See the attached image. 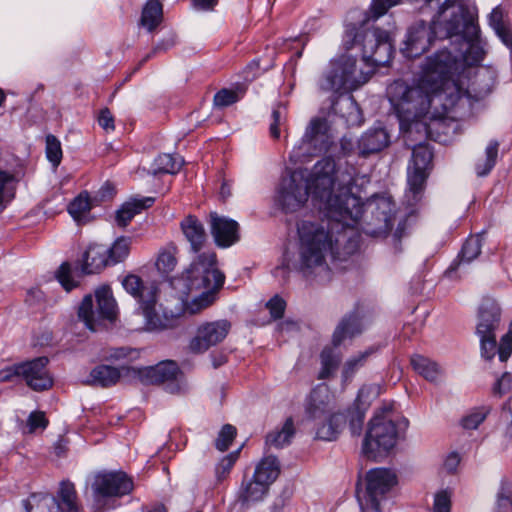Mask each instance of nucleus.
Masks as SVG:
<instances>
[{
  "label": "nucleus",
  "mask_w": 512,
  "mask_h": 512,
  "mask_svg": "<svg viewBox=\"0 0 512 512\" xmlns=\"http://www.w3.org/2000/svg\"><path fill=\"white\" fill-rule=\"evenodd\" d=\"M180 369L176 362L167 360L146 367L141 372V378L148 384H164L165 390L171 394H177L181 391V385L178 380Z\"/></svg>",
  "instance_id": "13"
},
{
  "label": "nucleus",
  "mask_w": 512,
  "mask_h": 512,
  "mask_svg": "<svg viewBox=\"0 0 512 512\" xmlns=\"http://www.w3.org/2000/svg\"><path fill=\"white\" fill-rule=\"evenodd\" d=\"M435 33L440 37H458L460 48L456 54L441 50L430 57L417 85L406 87L402 99L411 102L419 98L421 112L433 109V115L441 117L452 111L465 97L479 101L489 95L494 87L496 74L493 70L479 68L470 89H463L452 78L466 66L480 62L484 55L479 42L477 15L468 6L462 3L453 5L449 11V19L444 24H437Z\"/></svg>",
  "instance_id": "2"
},
{
  "label": "nucleus",
  "mask_w": 512,
  "mask_h": 512,
  "mask_svg": "<svg viewBox=\"0 0 512 512\" xmlns=\"http://www.w3.org/2000/svg\"><path fill=\"white\" fill-rule=\"evenodd\" d=\"M399 477L395 470L386 469V495L391 493L392 497L398 495ZM388 496H386V499Z\"/></svg>",
  "instance_id": "55"
},
{
  "label": "nucleus",
  "mask_w": 512,
  "mask_h": 512,
  "mask_svg": "<svg viewBox=\"0 0 512 512\" xmlns=\"http://www.w3.org/2000/svg\"><path fill=\"white\" fill-rule=\"evenodd\" d=\"M176 43V39H175V36L171 35L165 39H163L162 41H160L153 49L150 53H148L139 63V65H142L144 64L145 62H147L154 54L158 53V52H165L167 50H169L170 48H172Z\"/></svg>",
  "instance_id": "52"
},
{
  "label": "nucleus",
  "mask_w": 512,
  "mask_h": 512,
  "mask_svg": "<svg viewBox=\"0 0 512 512\" xmlns=\"http://www.w3.org/2000/svg\"><path fill=\"white\" fill-rule=\"evenodd\" d=\"M460 460V455L457 452H451L444 461V468L449 473H454L460 464Z\"/></svg>",
  "instance_id": "61"
},
{
  "label": "nucleus",
  "mask_w": 512,
  "mask_h": 512,
  "mask_svg": "<svg viewBox=\"0 0 512 512\" xmlns=\"http://www.w3.org/2000/svg\"><path fill=\"white\" fill-rule=\"evenodd\" d=\"M236 461V454H230L226 457H224L220 463V467L222 468L223 470V474H226L230 471V469L232 468V466L234 465Z\"/></svg>",
  "instance_id": "63"
},
{
  "label": "nucleus",
  "mask_w": 512,
  "mask_h": 512,
  "mask_svg": "<svg viewBox=\"0 0 512 512\" xmlns=\"http://www.w3.org/2000/svg\"><path fill=\"white\" fill-rule=\"evenodd\" d=\"M353 182L349 173L336 171L335 161L331 158L318 161L309 180L296 171L282 179L278 202L285 212H295L303 207L311 191L313 198L320 201V209L330 219L327 225L311 221L298 224L297 267L304 277L329 279L327 253L339 254L343 250L350 254L357 249L354 225L362 215V204L352 193Z\"/></svg>",
  "instance_id": "1"
},
{
  "label": "nucleus",
  "mask_w": 512,
  "mask_h": 512,
  "mask_svg": "<svg viewBox=\"0 0 512 512\" xmlns=\"http://www.w3.org/2000/svg\"><path fill=\"white\" fill-rule=\"evenodd\" d=\"M280 473L279 463L276 457H264L256 466L253 477L263 482L268 487L277 479Z\"/></svg>",
  "instance_id": "28"
},
{
  "label": "nucleus",
  "mask_w": 512,
  "mask_h": 512,
  "mask_svg": "<svg viewBox=\"0 0 512 512\" xmlns=\"http://www.w3.org/2000/svg\"><path fill=\"white\" fill-rule=\"evenodd\" d=\"M333 109L341 114L348 125L359 126L362 124L361 110L353 96H347L341 101L334 102Z\"/></svg>",
  "instance_id": "26"
},
{
  "label": "nucleus",
  "mask_w": 512,
  "mask_h": 512,
  "mask_svg": "<svg viewBox=\"0 0 512 512\" xmlns=\"http://www.w3.org/2000/svg\"><path fill=\"white\" fill-rule=\"evenodd\" d=\"M384 143V129L378 128L365 133L358 142L359 154L368 156L382 150Z\"/></svg>",
  "instance_id": "32"
},
{
  "label": "nucleus",
  "mask_w": 512,
  "mask_h": 512,
  "mask_svg": "<svg viewBox=\"0 0 512 512\" xmlns=\"http://www.w3.org/2000/svg\"><path fill=\"white\" fill-rule=\"evenodd\" d=\"M411 365L419 375L431 382L437 381L442 374V370L436 362L419 354L411 357Z\"/></svg>",
  "instance_id": "31"
},
{
  "label": "nucleus",
  "mask_w": 512,
  "mask_h": 512,
  "mask_svg": "<svg viewBox=\"0 0 512 512\" xmlns=\"http://www.w3.org/2000/svg\"><path fill=\"white\" fill-rule=\"evenodd\" d=\"M57 510L60 512H78L79 504L73 483L63 481L58 492Z\"/></svg>",
  "instance_id": "34"
},
{
  "label": "nucleus",
  "mask_w": 512,
  "mask_h": 512,
  "mask_svg": "<svg viewBox=\"0 0 512 512\" xmlns=\"http://www.w3.org/2000/svg\"><path fill=\"white\" fill-rule=\"evenodd\" d=\"M91 209L89 196L87 193H81L77 196L68 207V211L71 216L76 220L80 221Z\"/></svg>",
  "instance_id": "43"
},
{
  "label": "nucleus",
  "mask_w": 512,
  "mask_h": 512,
  "mask_svg": "<svg viewBox=\"0 0 512 512\" xmlns=\"http://www.w3.org/2000/svg\"><path fill=\"white\" fill-rule=\"evenodd\" d=\"M13 376H21V374L16 371V365L0 371V381H9Z\"/></svg>",
  "instance_id": "64"
},
{
  "label": "nucleus",
  "mask_w": 512,
  "mask_h": 512,
  "mask_svg": "<svg viewBox=\"0 0 512 512\" xmlns=\"http://www.w3.org/2000/svg\"><path fill=\"white\" fill-rule=\"evenodd\" d=\"M512 387V376L509 373H504L494 384L493 392L499 396L507 393Z\"/></svg>",
  "instance_id": "58"
},
{
  "label": "nucleus",
  "mask_w": 512,
  "mask_h": 512,
  "mask_svg": "<svg viewBox=\"0 0 512 512\" xmlns=\"http://www.w3.org/2000/svg\"><path fill=\"white\" fill-rule=\"evenodd\" d=\"M46 155L54 167H57L62 160L60 141L51 134L46 137Z\"/></svg>",
  "instance_id": "45"
},
{
  "label": "nucleus",
  "mask_w": 512,
  "mask_h": 512,
  "mask_svg": "<svg viewBox=\"0 0 512 512\" xmlns=\"http://www.w3.org/2000/svg\"><path fill=\"white\" fill-rule=\"evenodd\" d=\"M432 156V151L427 145L419 144L414 147L413 170L408 173V188L403 206L386 217V246L394 255L402 252V241L410 233L416 217V206L423 197Z\"/></svg>",
  "instance_id": "4"
},
{
  "label": "nucleus",
  "mask_w": 512,
  "mask_h": 512,
  "mask_svg": "<svg viewBox=\"0 0 512 512\" xmlns=\"http://www.w3.org/2000/svg\"><path fill=\"white\" fill-rule=\"evenodd\" d=\"M362 74L356 72V59L343 55L331 61L330 69L320 83L324 91L342 93L357 89L366 82Z\"/></svg>",
  "instance_id": "8"
},
{
  "label": "nucleus",
  "mask_w": 512,
  "mask_h": 512,
  "mask_svg": "<svg viewBox=\"0 0 512 512\" xmlns=\"http://www.w3.org/2000/svg\"><path fill=\"white\" fill-rule=\"evenodd\" d=\"M158 297L147 301L139 309L145 319V328L148 331H162L172 329L177 325L178 318L173 313H167L157 309Z\"/></svg>",
  "instance_id": "17"
},
{
  "label": "nucleus",
  "mask_w": 512,
  "mask_h": 512,
  "mask_svg": "<svg viewBox=\"0 0 512 512\" xmlns=\"http://www.w3.org/2000/svg\"><path fill=\"white\" fill-rule=\"evenodd\" d=\"M322 368L319 372L320 379L329 378L338 368L340 357L335 355L330 348H325L320 355Z\"/></svg>",
  "instance_id": "41"
},
{
  "label": "nucleus",
  "mask_w": 512,
  "mask_h": 512,
  "mask_svg": "<svg viewBox=\"0 0 512 512\" xmlns=\"http://www.w3.org/2000/svg\"><path fill=\"white\" fill-rule=\"evenodd\" d=\"M446 8L444 5L441 7L440 16H443V20L437 19L433 21L431 26H427L423 21L416 23L411 26L407 38L404 42L405 47L402 48V53L407 58H416L422 55L428 50L431 45L432 38L446 39L447 37H440L435 33V26L437 24H444L449 19V14L446 15Z\"/></svg>",
  "instance_id": "9"
},
{
  "label": "nucleus",
  "mask_w": 512,
  "mask_h": 512,
  "mask_svg": "<svg viewBox=\"0 0 512 512\" xmlns=\"http://www.w3.org/2000/svg\"><path fill=\"white\" fill-rule=\"evenodd\" d=\"M384 451V408H379L369 421L362 453L372 461H379Z\"/></svg>",
  "instance_id": "15"
},
{
  "label": "nucleus",
  "mask_w": 512,
  "mask_h": 512,
  "mask_svg": "<svg viewBox=\"0 0 512 512\" xmlns=\"http://www.w3.org/2000/svg\"><path fill=\"white\" fill-rule=\"evenodd\" d=\"M499 150V142L497 140H491L485 149V159L480 160L476 166V174L480 177L486 176L494 168Z\"/></svg>",
  "instance_id": "37"
},
{
  "label": "nucleus",
  "mask_w": 512,
  "mask_h": 512,
  "mask_svg": "<svg viewBox=\"0 0 512 512\" xmlns=\"http://www.w3.org/2000/svg\"><path fill=\"white\" fill-rule=\"evenodd\" d=\"M269 487L254 477L246 484H242L239 493V502L242 506L248 507L251 503L261 501L267 494Z\"/></svg>",
  "instance_id": "27"
},
{
  "label": "nucleus",
  "mask_w": 512,
  "mask_h": 512,
  "mask_svg": "<svg viewBox=\"0 0 512 512\" xmlns=\"http://www.w3.org/2000/svg\"><path fill=\"white\" fill-rule=\"evenodd\" d=\"M48 362L47 357H38L16 365V371L21 374L31 389L35 391L47 390L53 385V378L47 370Z\"/></svg>",
  "instance_id": "14"
},
{
  "label": "nucleus",
  "mask_w": 512,
  "mask_h": 512,
  "mask_svg": "<svg viewBox=\"0 0 512 512\" xmlns=\"http://www.w3.org/2000/svg\"><path fill=\"white\" fill-rule=\"evenodd\" d=\"M294 434L293 420L288 418L281 429H276L267 434L265 443L268 447L280 449L290 444Z\"/></svg>",
  "instance_id": "33"
},
{
  "label": "nucleus",
  "mask_w": 512,
  "mask_h": 512,
  "mask_svg": "<svg viewBox=\"0 0 512 512\" xmlns=\"http://www.w3.org/2000/svg\"><path fill=\"white\" fill-rule=\"evenodd\" d=\"M123 370H125L124 367L116 368L110 365H98L90 371L88 378L83 383L90 386L107 388L119 381Z\"/></svg>",
  "instance_id": "21"
},
{
  "label": "nucleus",
  "mask_w": 512,
  "mask_h": 512,
  "mask_svg": "<svg viewBox=\"0 0 512 512\" xmlns=\"http://www.w3.org/2000/svg\"><path fill=\"white\" fill-rule=\"evenodd\" d=\"M239 100V95L236 91L230 89H221L213 98V104L216 108L228 107Z\"/></svg>",
  "instance_id": "47"
},
{
  "label": "nucleus",
  "mask_w": 512,
  "mask_h": 512,
  "mask_svg": "<svg viewBox=\"0 0 512 512\" xmlns=\"http://www.w3.org/2000/svg\"><path fill=\"white\" fill-rule=\"evenodd\" d=\"M210 227L215 243L219 247H230L239 240V225L232 219L211 212Z\"/></svg>",
  "instance_id": "16"
},
{
  "label": "nucleus",
  "mask_w": 512,
  "mask_h": 512,
  "mask_svg": "<svg viewBox=\"0 0 512 512\" xmlns=\"http://www.w3.org/2000/svg\"><path fill=\"white\" fill-rule=\"evenodd\" d=\"M323 417L325 421L316 429V438L325 441L336 440L345 423L344 416L334 413Z\"/></svg>",
  "instance_id": "25"
},
{
  "label": "nucleus",
  "mask_w": 512,
  "mask_h": 512,
  "mask_svg": "<svg viewBox=\"0 0 512 512\" xmlns=\"http://www.w3.org/2000/svg\"><path fill=\"white\" fill-rule=\"evenodd\" d=\"M236 428L230 424H226L222 427L219 435L215 441V446L220 451H226L236 436Z\"/></svg>",
  "instance_id": "46"
},
{
  "label": "nucleus",
  "mask_w": 512,
  "mask_h": 512,
  "mask_svg": "<svg viewBox=\"0 0 512 512\" xmlns=\"http://www.w3.org/2000/svg\"><path fill=\"white\" fill-rule=\"evenodd\" d=\"M366 357L367 353H362L358 356L350 358L345 362L342 371V377L344 382L349 381L353 377L355 372L363 365Z\"/></svg>",
  "instance_id": "48"
},
{
  "label": "nucleus",
  "mask_w": 512,
  "mask_h": 512,
  "mask_svg": "<svg viewBox=\"0 0 512 512\" xmlns=\"http://www.w3.org/2000/svg\"><path fill=\"white\" fill-rule=\"evenodd\" d=\"M489 25L499 39L509 48H512V29L506 20L501 6L495 7L489 14Z\"/></svg>",
  "instance_id": "24"
},
{
  "label": "nucleus",
  "mask_w": 512,
  "mask_h": 512,
  "mask_svg": "<svg viewBox=\"0 0 512 512\" xmlns=\"http://www.w3.org/2000/svg\"><path fill=\"white\" fill-rule=\"evenodd\" d=\"M57 279L67 292L77 286V283L71 278V268L67 262L63 263L59 267L57 271Z\"/></svg>",
  "instance_id": "50"
},
{
  "label": "nucleus",
  "mask_w": 512,
  "mask_h": 512,
  "mask_svg": "<svg viewBox=\"0 0 512 512\" xmlns=\"http://www.w3.org/2000/svg\"><path fill=\"white\" fill-rule=\"evenodd\" d=\"M183 161L179 157H174L170 154L159 155L153 163L152 174L157 175L160 173L175 174L182 167Z\"/></svg>",
  "instance_id": "38"
},
{
  "label": "nucleus",
  "mask_w": 512,
  "mask_h": 512,
  "mask_svg": "<svg viewBox=\"0 0 512 512\" xmlns=\"http://www.w3.org/2000/svg\"><path fill=\"white\" fill-rule=\"evenodd\" d=\"M23 505L26 512H57V500L47 493H33Z\"/></svg>",
  "instance_id": "30"
},
{
  "label": "nucleus",
  "mask_w": 512,
  "mask_h": 512,
  "mask_svg": "<svg viewBox=\"0 0 512 512\" xmlns=\"http://www.w3.org/2000/svg\"><path fill=\"white\" fill-rule=\"evenodd\" d=\"M131 243L130 237L121 236L115 240L111 248L107 249L111 264L121 262L129 255Z\"/></svg>",
  "instance_id": "40"
},
{
  "label": "nucleus",
  "mask_w": 512,
  "mask_h": 512,
  "mask_svg": "<svg viewBox=\"0 0 512 512\" xmlns=\"http://www.w3.org/2000/svg\"><path fill=\"white\" fill-rule=\"evenodd\" d=\"M122 286L125 291L131 295L139 304V308L147 301L158 297V287L155 283L145 284L140 276L128 274L122 280Z\"/></svg>",
  "instance_id": "19"
},
{
  "label": "nucleus",
  "mask_w": 512,
  "mask_h": 512,
  "mask_svg": "<svg viewBox=\"0 0 512 512\" xmlns=\"http://www.w3.org/2000/svg\"><path fill=\"white\" fill-rule=\"evenodd\" d=\"M488 410L484 408L477 409L462 419V426L465 429H477L479 425L486 419Z\"/></svg>",
  "instance_id": "49"
},
{
  "label": "nucleus",
  "mask_w": 512,
  "mask_h": 512,
  "mask_svg": "<svg viewBox=\"0 0 512 512\" xmlns=\"http://www.w3.org/2000/svg\"><path fill=\"white\" fill-rule=\"evenodd\" d=\"M362 512H381L384 500V468H373L366 473L365 490H357Z\"/></svg>",
  "instance_id": "12"
},
{
  "label": "nucleus",
  "mask_w": 512,
  "mask_h": 512,
  "mask_svg": "<svg viewBox=\"0 0 512 512\" xmlns=\"http://www.w3.org/2000/svg\"><path fill=\"white\" fill-rule=\"evenodd\" d=\"M331 403V395L326 385L321 384L312 390L306 404V413L312 419L325 416Z\"/></svg>",
  "instance_id": "20"
},
{
  "label": "nucleus",
  "mask_w": 512,
  "mask_h": 512,
  "mask_svg": "<svg viewBox=\"0 0 512 512\" xmlns=\"http://www.w3.org/2000/svg\"><path fill=\"white\" fill-rule=\"evenodd\" d=\"M364 393H365V390L362 389L360 390L359 394H358V397H357V407L355 408V410H353L351 412V419H350V423H351V428L353 429V431L356 430V428H360L362 423H363V420H364V411L360 409L359 407V403L361 402V399L362 397L364 396Z\"/></svg>",
  "instance_id": "56"
},
{
  "label": "nucleus",
  "mask_w": 512,
  "mask_h": 512,
  "mask_svg": "<svg viewBox=\"0 0 512 512\" xmlns=\"http://www.w3.org/2000/svg\"><path fill=\"white\" fill-rule=\"evenodd\" d=\"M451 497L446 490H442L435 495L433 512H450Z\"/></svg>",
  "instance_id": "51"
},
{
  "label": "nucleus",
  "mask_w": 512,
  "mask_h": 512,
  "mask_svg": "<svg viewBox=\"0 0 512 512\" xmlns=\"http://www.w3.org/2000/svg\"><path fill=\"white\" fill-rule=\"evenodd\" d=\"M285 122L286 108L283 105L278 104L272 110L269 124V133L273 139H279L280 127L283 126Z\"/></svg>",
  "instance_id": "44"
},
{
  "label": "nucleus",
  "mask_w": 512,
  "mask_h": 512,
  "mask_svg": "<svg viewBox=\"0 0 512 512\" xmlns=\"http://www.w3.org/2000/svg\"><path fill=\"white\" fill-rule=\"evenodd\" d=\"M162 19V5L157 0H149L142 11L141 24L149 31L155 29Z\"/></svg>",
  "instance_id": "36"
},
{
  "label": "nucleus",
  "mask_w": 512,
  "mask_h": 512,
  "mask_svg": "<svg viewBox=\"0 0 512 512\" xmlns=\"http://www.w3.org/2000/svg\"><path fill=\"white\" fill-rule=\"evenodd\" d=\"M482 242V234H477L475 236L469 237L461 249V252L459 254V262L470 263L471 261L476 259L481 253Z\"/></svg>",
  "instance_id": "39"
},
{
  "label": "nucleus",
  "mask_w": 512,
  "mask_h": 512,
  "mask_svg": "<svg viewBox=\"0 0 512 512\" xmlns=\"http://www.w3.org/2000/svg\"><path fill=\"white\" fill-rule=\"evenodd\" d=\"M498 512H512V495L505 487L501 488L497 497Z\"/></svg>",
  "instance_id": "54"
},
{
  "label": "nucleus",
  "mask_w": 512,
  "mask_h": 512,
  "mask_svg": "<svg viewBox=\"0 0 512 512\" xmlns=\"http://www.w3.org/2000/svg\"><path fill=\"white\" fill-rule=\"evenodd\" d=\"M180 228L190 249L197 256L183 272L184 289L180 298L185 302V309L190 314H197L215 303L218 293L224 285L225 275L217 268V256L213 250H201L205 247L208 236L202 222L194 215H187ZM179 279L171 281L178 289Z\"/></svg>",
  "instance_id": "3"
},
{
  "label": "nucleus",
  "mask_w": 512,
  "mask_h": 512,
  "mask_svg": "<svg viewBox=\"0 0 512 512\" xmlns=\"http://www.w3.org/2000/svg\"><path fill=\"white\" fill-rule=\"evenodd\" d=\"M177 254L178 248L172 243L162 248L159 251L155 264L157 270L163 274L172 272L178 263Z\"/></svg>",
  "instance_id": "35"
},
{
  "label": "nucleus",
  "mask_w": 512,
  "mask_h": 512,
  "mask_svg": "<svg viewBox=\"0 0 512 512\" xmlns=\"http://www.w3.org/2000/svg\"><path fill=\"white\" fill-rule=\"evenodd\" d=\"M13 180V175L10 173H7L5 171H0V212L4 210L6 207V203L10 200L12 197L9 196L7 199V194L5 187L6 185Z\"/></svg>",
  "instance_id": "57"
},
{
  "label": "nucleus",
  "mask_w": 512,
  "mask_h": 512,
  "mask_svg": "<svg viewBox=\"0 0 512 512\" xmlns=\"http://www.w3.org/2000/svg\"><path fill=\"white\" fill-rule=\"evenodd\" d=\"M501 310L493 299H484L479 307L476 335L480 340L481 357L491 360L498 353L496 331L500 326Z\"/></svg>",
  "instance_id": "7"
},
{
  "label": "nucleus",
  "mask_w": 512,
  "mask_h": 512,
  "mask_svg": "<svg viewBox=\"0 0 512 512\" xmlns=\"http://www.w3.org/2000/svg\"><path fill=\"white\" fill-rule=\"evenodd\" d=\"M384 15V0H373L370 9L364 13L359 23L346 24L343 45L346 50L359 45L363 59L369 60L384 41V32L375 28L374 23Z\"/></svg>",
  "instance_id": "5"
},
{
  "label": "nucleus",
  "mask_w": 512,
  "mask_h": 512,
  "mask_svg": "<svg viewBox=\"0 0 512 512\" xmlns=\"http://www.w3.org/2000/svg\"><path fill=\"white\" fill-rule=\"evenodd\" d=\"M98 122L106 131H113L115 128L113 115L108 108H104L100 111Z\"/></svg>",
  "instance_id": "60"
},
{
  "label": "nucleus",
  "mask_w": 512,
  "mask_h": 512,
  "mask_svg": "<svg viewBox=\"0 0 512 512\" xmlns=\"http://www.w3.org/2000/svg\"><path fill=\"white\" fill-rule=\"evenodd\" d=\"M155 199L153 197H144L141 199H131L124 203L116 213V223L120 227H126L134 216L142 210L153 205Z\"/></svg>",
  "instance_id": "23"
},
{
  "label": "nucleus",
  "mask_w": 512,
  "mask_h": 512,
  "mask_svg": "<svg viewBox=\"0 0 512 512\" xmlns=\"http://www.w3.org/2000/svg\"><path fill=\"white\" fill-rule=\"evenodd\" d=\"M267 308L274 319H279L284 314L285 302L282 298L275 296L268 301Z\"/></svg>",
  "instance_id": "59"
},
{
  "label": "nucleus",
  "mask_w": 512,
  "mask_h": 512,
  "mask_svg": "<svg viewBox=\"0 0 512 512\" xmlns=\"http://www.w3.org/2000/svg\"><path fill=\"white\" fill-rule=\"evenodd\" d=\"M394 402L386 404V452L394 448L396 444L405 439L406 431L409 425L407 418L395 411Z\"/></svg>",
  "instance_id": "18"
},
{
  "label": "nucleus",
  "mask_w": 512,
  "mask_h": 512,
  "mask_svg": "<svg viewBox=\"0 0 512 512\" xmlns=\"http://www.w3.org/2000/svg\"><path fill=\"white\" fill-rule=\"evenodd\" d=\"M230 321L220 319L201 323L189 342V350L195 354H202L211 347L221 343L229 334Z\"/></svg>",
  "instance_id": "10"
},
{
  "label": "nucleus",
  "mask_w": 512,
  "mask_h": 512,
  "mask_svg": "<svg viewBox=\"0 0 512 512\" xmlns=\"http://www.w3.org/2000/svg\"><path fill=\"white\" fill-rule=\"evenodd\" d=\"M96 306L91 294L86 295L78 308V319L86 328L95 332L105 326V322H113L117 317V304L109 286H101L95 291Z\"/></svg>",
  "instance_id": "6"
},
{
  "label": "nucleus",
  "mask_w": 512,
  "mask_h": 512,
  "mask_svg": "<svg viewBox=\"0 0 512 512\" xmlns=\"http://www.w3.org/2000/svg\"><path fill=\"white\" fill-rule=\"evenodd\" d=\"M361 332V324L357 314H350L342 319L333 334V345L339 346L346 338H351Z\"/></svg>",
  "instance_id": "29"
},
{
  "label": "nucleus",
  "mask_w": 512,
  "mask_h": 512,
  "mask_svg": "<svg viewBox=\"0 0 512 512\" xmlns=\"http://www.w3.org/2000/svg\"><path fill=\"white\" fill-rule=\"evenodd\" d=\"M110 263L107 248L102 245H92L83 255L82 272L84 274L98 273Z\"/></svg>",
  "instance_id": "22"
},
{
  "label": "nucleus",
  "mask_w": 512,
  "mask_h": 512,
  "mask_svg": "<svg viewBox=\"0 0 512 512\" xmlns=\"http://www.w3.org/2000/svg\"><path fill=\"white\" fill-rule=\"evenodd\" d=\"M48 424V420L45 417L43 412H32L27 420V426L29 428V432L33 433L38 428H46Z\"/></svg>",
  "instance_id": "53"
},
{
  "label": "nucleus",
  "mask_w": 512,
  "mask_h": 512,
  "mask_svg": "<svg viewBox=\"0 0 512 512\" xmlns=\"http://www.w3.org/2000/svg\"><path fill=\"white\" fill-rule=\"evenodd\" d=\"M328 130V123L325 118H313L306 128L303 142H313L318 138H324Z\"/></svg>",
  "instance_id": "42"
},
{
  "label": "nucleus",
  "mask_w": 512,
  "mask_h": 512,
  "mask_svg": "<svg viewBox=\"0 0 512 512\" xmlns=\"http://www.w3.org/2000/svg\"><path fill=\"white\" fill-rule=\"evenodd\" d=\"M132 352V350L128 348H115L111 350V353L109 356L106 357L107 360H120L124 359L129 356V354Z\"/></svg>",
  "instance_id": "62"
},
{
  "label": "nucleus",
  "mask_w": 512,
  "mask_h": 512,
  "mask_svg": "<svg viewBox=\"0 0 512 512\" xmlns=\"http://www.w3.org/2000/svg\"><path fill=\"white\" fill-rule=\"evenodd\" d=\"M92 490L96 501L108 497H121L133 490V481L121 471L99 473L94 477Z\"/></svg>",
  "instance_id": "11"
}]
</instances>
